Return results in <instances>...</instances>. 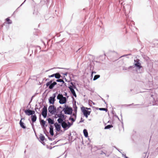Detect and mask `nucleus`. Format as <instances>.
<instances>
[{
  "label": "nucleus",
  "instance_id": "f257e3e1",
  "mask_svg": "<svg viewBox=\"0 0 158 158\" xmlns=\"http://www.w3.org/2000/svg\"><path fill=\"white\" fill-rule=\"evenodd\" d=\"M65 108H63V110L64 111V114L71 115L72 113L73 109L71 107H69L66 105H64Z\"/></svg>",
  "mask_w": 158,
  "mask_h": 158
},
{
  "label": "nucleus",
  "instance_id": "f03ea898",
  "mask_svg": "<svg viewBox=\"0 0 158 158\" xmlns=\"http://www.w3.org/2000/svg\"><path fill=\"white\" fill-rule=\"evenodd\" d=\"M139 59H137L136 60H134V62H135L134 65L130 66L128 67V69H131V68H134L135 66L138 68V69H140L142 66L141 65V64L139 62Z\"/></svg>",
  "mask_w": 158,
  "mask_h": 158
},
{
  "label": "nucleus",
  "instance_id": "7ed1b4c3",
  "mask_svg": "<svg viewBox=\"0 0 158 158\" xmlns=\"http://www.w3.org/2000/svg\"><path fill=\"white\" fill-rule=\"evenodd\" d=\"M54 79L51 80L50 81L47 82L46 84V86L48 87V89H52L54 86L57 84V83L56 81H53Z\"/></svg>",
  "mask_w": 158,
  "mask_h": 158
},
{
  "label": "nucleus",
  "instance_id": "20e7f679",
  "mask_svg": "<svg viewBox=\"0 0 158 158\" xmlns=\"http://www.w3.org/2000/svg\"><path fill=\"white\" fill-rule=\"evenodd\" d=\"M81 110L85 116L86 118H87L88 116L90 115L91 111L86 110L85 109V107L84 106L81 107Z\"/></svg>",
  "mask_w": 158,
  "mask_h": 158
},
{
  "label": "nucleus",
  "instance_id": "39448f33",
  "mask_svg": "<svg viewBox=\"0 0 158 158\" xmlns=\"http://www.w3.org/2000/svg\"><path fill=\"white\" fill-rule=\"evenodd\" d=\"M56 108L54 105H50L48 107V112L52 114H53L54 113L56 112Z\"/></svg>",
  "mask_w": 158,
  "mask_h": 158
},
{
  "label": "nucleus",
  "instance_id": "423d86ee",
  "mask_svg": "<svg viewBox=\"0 0 158 158\" xmlns=\"http://www.w3.org/2000/svg\"><path fill=\"white\" fill-rule=\"evenodd\" d=\"M75 113L72 114V116H71L69 118V120H71L73 122H74L77 117V110H74Z\"/></svg>",
  "mask_w": 158,
  "mask_h": 158
},
{
  "label": "nucleus",
  "instance_id": "0eeeda50",
  "mask_svg": "<svg viewBox=\"0 0 158 158\" xmlns=\"http://www.w3.org/2000/svg\"><path fill=\"white\" fill-rule=\"evenodd\" d=\"M47 114V107L44 106L42 109V115L44 118L46 117Z\"/></svg>",
  "mask_w": 158,
  "mask_h": 158
},
{
  "label": "nucleus",
  "instance_id": "6e6552de",
  "mask_svg": "<svg viewBox=\"0 0 158 158\" xmlns=\"http://www.w3.org/2000/svg\"><path fill=\"white\" fill-rule=\"evenodd\" d=\"M61 96L62 97L61 99H60L59 101V103L61 104H64L65 103L67 102V99L65 97H63V95H62Z\"/></svg>",
  "mask_w": 158,
  "mask_h": 158
},
{
  "label": "nucleus",
  "instance_id": "1a4fd4ad",
  "mask_svg": "<svg viewBox=\"0 0 158 158\" xmlns=\"http://www.w3.org/2000/svg\"><path fill=\"white\" fill-rule=\"evenodd\" d=\"M123 9L124 11L125 12L127 11V12H130V10L131 9V6L128 4H127L126 5H125V4H124L123 6Z\"/></svg>",
  "mask_w": 158,
  "mask_h": 158
},
{
  "label": "nucleus",
  "instance_id": "9d476101",
  "mask_svg": "<svg viewBox=\"0 0 158 158\" xmlns=\"http://www.w3.org/2000/svg\"><path fill=\"white\" fill-rule=\"evenodd\" d=\"M40 125L42 127L43 129H44L45 131H46V129L45 128V127H46L47 126V125H46V122L43 119H41L40 120Z\"/></svg>",
  "mask_w": 158,
  "mask_h": 158
},
{
  "label": "nucleus",
  "instance_id": "9b49d317",
  "mask_svg": "<svg viewBox=\"0 0 158 158\" xmlns=\"http://www.w3.org/2000/svg\"><path fill=\"white\" fill-rule=\"evenodd\" d=\"M61 125L64 130H67L68 129L67 124L65 121L61 124Z\"/></svg>",
  "mask_w": 158,
  "mask_h": 158
},
{
  "label": "nucleus",
  "instance_id": "f8f14e48",
  "mask_svg": "<svg viewBox=\"0 0 158 158\" xmlns=\"http://www.w3.org/2000/svg\"><path fill=\"white\" fill-rule=\"evenodd\" d=\"M54 126L56 131H59L61 128L60 125L59 124L57 123H56L54 124Z\"/></svg>",
  "mask_w": 158,
  "mask_h": 158
},
{
  "label": "nucleus",
  "instance_id": "ddd939ff",
  "mask_svg": "<svg viewBox=\"0 0 158 158\" xmlns=\"http://www.w3.org/2000/svg\"><path fill=\"white\" fill-rule=\"evenodd\" d=\"M69 89L70 91L71 92L72 94L75 97H76L77 95L76 94L74 90V89H73V88H72L71 86H69Z\"/></svg>",
  "mask_w": 158,
  "mask_h": 158
},
{
  "label": "nucleus",
  "instance_id": "4468645a",
  "mask_svg": "<svg viewBox=\"0 0 158 158\" xmlns=\"http://www.w3.org/2000/svg\"><path fill=\"white\" fill-rule=\"evenodd\" d=\"M49 102L50 104H53L54 103L55 99L54 97H50L48 99Z\"/></svg>",
  "mask_w": 158,
  "mask_h": 158
},
{
  "label": "nucleus",
  "instance_id": "2eb2a0df",
  "mask_svg": "<svg viewBox=\"0 0 158 158\" xmlns=\"http://www.w3.org/2000/svg\"><path fill=\"white\" fill-rule=\"evenodd\" d=\"M49 133L51 135L53 136L54 135V132L53 127L52 125H50L49 127Z\"/></svg>",
  "mask_w": 158,
  "mask_h": 158
},
{
  "label": "nucleus",
  "instance_id": "dca6fc26",
  "mask_svg": "<svg viewBox=\"0 0 158 158\" xmlns=\"http://www.w3.org/2000/svg\"><path fill=\"white\" fill-rule=\"evenodd\" d=\"M41 48L39 46H37L35 48V54H37L38 52L41 51Z\"/></svg>",
  "mask_w": 158,
  "mask_h": 158
},
{
  "label": "nucleus",
  "instance_id": "f3484780",
  "mask_svg": "<svg viewBox=\"0 0 158 158\" xmlns=\"http://www.w3.org/2000/svg\"><path fill=\"white\" fill-rule=\"evenodd\" d=\"M24 112L25 114L27 115L30 116L31 115V110L29 109L24 110Z\"/></svg>",
  "mask_w": 158,
  "mask_h": 158
},
{
  "label": "nucleus",
  "instance_id": "a211bd4d",
  "mask_svg": "<svg viewBox=\"0 0 158 158\" xmlns=\"http://www.w3.org/2000/svg\"><path fill=\"white\" fill-rule=\"evenodd\" d=\"M31 119L32 123H34L35 122L37 119V117L35 114H34L33 115L31 116Z\"/></svg>",
  "mask_w": 158,
  "mask_h": 158
},
{
  "label": "nucleus",
  "instance_id": "6ab92c4d",
  "mask_svg": "<svg viewBox=\"0 0 158 158\" xmlns=\"http://www.w3.org/2000/svg\"><path fill=\"white\" fill-rule=\"evenodd\" d=\"M57 115V117H58L59 118L63 119L65 120L66 119V118L65 117V115L63 114H58Z\"/></svg>",
  "mask_w": 158,
  "mask_h": 158
},
{
  "label": "nucleus",
  "instance_id": "aec40b11",
  "mask_svg": "<svg viewBox=\"0 0 158 158\" xmlns=\"http://www.w3.org/2000/svg\"><path fill=\"white\" fill-rule=\"evenodd\" d=\"M22 119L21 118L19 122V124L20 126L23 128L25 129L26 128V126L24 125V123L22 121Z\"/></svg>",
  "mask_w": 158,
  "mask_h": 158
},
{
  "label": "nucleus",
  "instance_id": "412c9836",
  "mask_svg": "<svg viewBox=\"0 0 158 158\" xmlns=\"http://www.w3.org/2000/svg\"><path fill=\"white\" fill-rule=\"evenodd\" d=\"M47 120L49 124H54V121L53 119H52L50 118H48L47 119Z\"/></svg>",
  "mask_w": 158,
  "mask_h": 158
},
{
  "label": "nucleus",
  "instance_id": "4be33fe9",
  "mask_svg": "<svg viewBox=\"0 0 158 158\" xmlns=\"http://www.w3.org/2000/svg\"><path fill=\"white\" fill-rule=\"evenodd\" d=\"M83 133L85 137H88V132L87 131L86 129H84L83 131Z\"/></svg>",
  "mask_w": 158,
  "mask_h": 158
},
{
  "label": "nucleus",
  "instance_id": "5701e85b",
  "mask_svg": "<svg viewBox=\"0 0 158 158\" xmlns=\"http://www.w3.org/2000/svg\"><path fill=\"white\" fill-rule=\"evenodd\" d=\"M55 74H56L55 76H54V77H55V78L56 79H59L61 77V75L59 73H55Z\"/></svg>",
  "mask_w": 158,
  "mask_h": 158
},
{
  "label": "nucleus",
  "instance_id": "b1692460",
  "mask_svg": "<svg viewBox=\"0 0 158 158\" xmlns=\"http://www.w3.org/2000/svg\"><path fill=\"white\" fill-rule=\"evenodd\" d=\"M65 120H64L63 119L60 118H59L58 119H57V121L59 123L61 124Z\"/></svg>",
  "mask_w": 158,
  "mask_h": 158
},
{
  "label": "nucleus",
  "instance_id": "393cba45",
  "mask_svg": "<svg viewBox=\"0 0 158 158\" xmlns=\"http://www.w3.org/2000/svg\"><path fill=\"white\" fill-rule=\"evenodd\" d=\"M40 139L41 141L42 142L45 139V137L42 134H40Z\"/></svg>",
  "mask_w": 158,
  "mask_h": 158
},
{
  "label": "nucleus",
  "instance_id": "a878e982",
  "mask_svg": "<svg viewBox=\"0 0 158 158\" xmlns=\"http://www.w3.org/2000/svg\"><path fill=\"white\" fill-rule=\"evenodd\" d=\"M70 84L72 85H69V86H71V87L73 88V89H76V87L75 85V83H74L71 82Z\"/></svg>",
  "mask_w": 158,
  "mask_h": 158
},
{
  "label": "nucleus",
  "instance_id": "bb28decb",
  "mask_svg": "<svg viewBox=\"0 0 158 158\" xmlns=\"http://www.w3.org/2000/svg\"><path fill=\"white\" fill-rule=\"evenodd\" d=\"M113 127V126L112 125H107L105 127L104 129H109L111 127Z\"/></svg>",
  "mask_w": 158,
  "mask_h": 158
},
{
  "label": "nucleus",
  "instance_id": "cd10ccee",
  "mask_svg": "<svg viewBox=\"0 0 158 158\" xmlns=\"http://www.w3.org/2000/svg\"><path fill=\"white\" fill-rule=\"evenodd\" d=\"M6 20L8 24H10L12 23V21L10 20L9 18H6Z\"/></svg>",
  "mask_w": 158,
  "mask_h": 158
},
{
  "label": "nucleus",
  "instance_id": "c85d7f7f",
  "mask_svg": "<svg viewBox=\"0 0 158 158\" xmlns=\"http://www.w3.org/2000/svg\"><path fill=\"white\" fill-rule=\"evenodd\" d=\"M100 77V76L99 75H95L94 76L93 80L94 81H95V80H96L97 79L99 78Z\"/></svg>",
  "mask_w": 158,
  "mask_h": 158
},
{
  "label": "nucleus",
  "instance_id": "c756f323",
  "mask_svg": "<svg viewBox=\"0 0 158 158\" xmlns=\"http://www.w3.org/2000/svg\"><path fill=\"white\" fill-rule=\"evenodd\" d=\"M97 109H99L100 110H103L105 111L106 112H107V109L106 108H97Z\"/></svg>",
  "mask_w": 158,
  "mask_h": 158
},
{
  "label": "nucleus",
  "instance_id": "7c9ffc66",
  "mask_svg": "<svg viewBox=\"0 0 158 158\" xmlns=\"http://www.w3.org/2000/svg\"><path fill=\"white\" fill-rule=\"evenodd\" d=\"M62 95H63L62 94H59L57 97V99L60 100L62 97V96H61Z\"/></svg>",
  "mask_w": 158,
  "mask_h": 158
},
{
  "label": "nucleus",
  "instance_id": "2f4dec72",
  "mask_svg": "<svg viewBox=\"0 0 158 158\" xmlns=\"http://www.w3.org/2000/svg\"><path fill=\"white\" fill-rule=\"evenodd\" d=\"M148 94H150V95H151V97L152 98H153V99L154 100V95L153 94V93H151V91H148Z\"/></svg>",
  "mask_w": 158,
  "mask_h": 158
},
{
  "label": "nucleus",
  "instance_id": "473e14b6",
  "mask_svg": "<svg viewBox=\"0 0 158 158\" xmlns=\"http://www.w3.org/2000/svg\"><path fill=\"white\" fill-rule=\"evenodd\" d=\"M67 123H68V128H69V127H70L73 124V123H70L68 121V122H67Z\"/></svg>",
  "mask_w": 158,
  "mask_h": 158
},
{
  "label": "nucleus",
  "instance_id": "72a5a7b5",
  "mask_svg": "<svg viewBox=\"0 0 158 158\" xmlns=\"http://www.w3.org/2000/svg\"><path fill=\"white\" fill-rule=\"evenodd\" d=\"M40 108H35V110L36 111V112L37 113H38L39 114H40V113H38L36 110L37 109L39 111H40Z\"/></svg>",
  "mask_w": 158,
  "mask_h": 158
},
{
  "label": "nucleus",
  "instance_id": "f704fd0d",
  "mask_svg": "<svg viewBox=\"0 0 158 158\" xmlns=\"http://www.w3.org/2000/svg\"><path fill=\"white\" fill-rule=\"evenodd\" d=\"M62 79H57L56 80V82H61V81H62Z\"/></svg>",
  "mask_w": 158,
  "mask_h": 158
},
{
  "label": "nucleus",
  "instance_id": "c9c22d12",
  "mask_svg": "<svg viewBox=\"0 0 158 158\" xmlns=\"http://www.w3.org/2000/svg\"><path fill=\"white\" fill-rule=\"evenodd\" d=\"M55 74H55V73L54 74H52V75H49L48 77L49 78L53 77H54V76H55Z\"/></svg>",
  "mask_w": 158,
  "mask_h": 158
},
{
  "label": "nucleus",
  "instance_id": "e433bc0d",
  "mask_svg": "<svg viewBox=\"0 0 158 158\" xmlns=\"http://www.w3.org/2000/svg\"><path fill=\"white\" fill-rule=\"evenodd\" d=\"M31 115H33L35 113V111L33 110H31Z\"/></svg>",
  "mask_w": 158,
  "mask_h": 158
},
{
  "label": "nucleus",
  "instance_id": "4c0bfd02",
  "mask_svg": "<svg viewBox=\"0 0 158 158\" xmlns=\"http://www.w3.org/2000/svg\"><path fill=\"white\" fill-rule=\"evenodd\" d=\"M84 120L82 118H81V120L79 122V123H81L82 122H83L84 121Z\"/></svg>",
  "mask_w": 158,
  "mask_h": 158
},
{
  "label": "nucleus",
  "instance_id": "58836bf2",
  "mask_svg": "<svg viewBox=\"0 0 158 158\" xmlns=\"http://www.w3.org/2000/svg\"><path fill=\"white\" fill-rule=\"evenodd\" d=\"M49 79H48V78H44L43 79V81H49Z\"/></svg>",
  "mask_w": 158,
  "mask_h": 158
},
{
  "label": "nucleus",
  "instance_id": "ea45409f",
  "mask_svg": "<svg viewBox=\"0 0 158 158\" xmlns=\"http://www.w3.org/2000/svg\"><path fill=\"white\" fill-rule=\"evenodd\" d=\"M56 94H57V93H55L53 95V96L51 97H54V98L55 99V98L56 97Z\"/></svg>",
  "mask_w": 158,
  "mask_h": 158
},
{
  "label": "nucleus",
  "instance_id": "a19ab883",
  "mask_svg": "<svg viewBox=\"0 0 158 158\" xmlns=\"http://www.w3.org/2000/svg\"><path fill=\"white\" fill-rule=\"evenodd\" d=\"M58 85L60 86H66V83H65L64 84H62L61 85H60L59 84H58Z\"/></svg>",
  "mask_w": 158,
  "mask_h": 158
},
{
  "label": "nucleus",
  "instance_id": "79ce46f5",
  "mask_svg": "<svg viewBox=\"0 0 158 158\" xmlns=\"http://www.w3.org/2000/svg\"><path fill=\"white\" fill-rule=\"evenodd\" d=\"M127 69H128V68H127V67H123V70H127Z\"/></svg>",
  "mask_w": 158,
  "mask_h": 158
},
{
  "label": "nucleus",
  "instance_id": "37998d69",
  "mask_svg": "<svg viewBox=\"0 0 158 158\" xmlns=\"http://www.w3.org/2000/svg\"><path fill=\"white\" fill-rule=\"evenodd\" d=\"M73 107H74V110H77V107L76 106V104L75 105V106H73Z\"/></svg>",
  "mask_w": 158,
  "mask_h": 158
},
{
  "label": "nucleus",
  "instance_id": "c03bdc74",
  "mask_svg": "<svg viewBox=\"0 0 158 158\" xmlns=\"http://www.w3.org/2000/svg\"><path fill=\"white\" fill-rule=\"evenodd\" d=\"M102 100L104 102L105 104H106V105H107V103H106V102H105V100L103 98H102Z\"/></svg>",
  "mask_w": 158,
  "mask_h": 158
},
{
  "label": "nucleus",
  "instance_id": "a18cd8bd",
  "mask_svg": "<svg viewBox=\"0 0 158 158\" xmlns=\"http://www.w3.org/2000/svg\"><path fill=\"white\" fill-rule=\"evenodd\" d=\"M63 107H62L61 106H60L57 109L58 111H59V109H60V108H62L63 109Z\"/></svg>",
  "mask_w": 158,
  "mask_h": 158
},
{
  "label": "nucleus",
  "instance_id": "49530a36",
  "mask_svg": "<svg viewBox=\"0 0 158 158\" xmlns=\"http://www.w3.org/2000/svg\"><path fill=\"white\" fill-rule=\"evenodd\" d=\"M54 114H55V116H54V118H58V117H57V113L56 114H55L54 113Z\"/></svg>",
  "mask_w": 158,
  "mask_h": 158
},
{
  "label": "nucleus",
  "instance_id": "de8ad7c7",
  "mask_svg": "<svg viewBox=\"0 0 158 158\" xmlns=\"http://www.w3.org/2000/svg\"><path fill=\"white\" fill-rule=\"evenodd\" d=\"M45 130H44V133L48 137V132H47V134H46V133H45Z\"/></svg>",
  "mask_w": 158,
  "mask_h": 158
},
{
  "label": "nucleus",
  "instance_id": "09e8293b",
  "mask_svg": "<svg viewBox=\"0 0 158 158\" xmlns=\"http://www.w3.org/2000/svg\"><path fill=\"white\" fill-rule=\"evenodd\" d=\"M48 139L50 140H51V141H52V140L53 139H52L50 137H48Z\"/></svg>",
  "mask_w": 158,
  "mask_h": 158
},
{
  "label": "nucleus",
  "instance_id": "8fccbe9b",
  "mask_svg": "<svg viewBox=\"0 0 158 158\" xmlns=\"http://www.w3.org/2000/svg\"><path fill=\"white\" fill-rule=\"evenodd\" d=\"M128 55H131V54H128V55H123L121 57H124V56H128Z\"/></svg>",
  "mask_w": 158,
  "mask_h": 158
},
{
  "label": "nucleus",
  "instance_id": "3c124183",
  "mask_svg": "<svg viewBox=\"0 0 158 158\" xmlns=\"http://www.w3.org/2000/svg\"><path fill=\"white\" fill-rule=\"evenodd\" d=\"M85 109L86 110H89L91 109L90 108H88L87 107H85Z\"/></svg>",
  "mask_w": 158,
  "mask_h": 158
},
{
  "label": "nucleus",
  "instance_id": "603ef678",
  "mask_svg": "<svg viewBox=\"0 0 158 158\" xmlns=\"http://www.w3.org/2000/svg\"><path fill=\"white\" fill-rule=\"evenodd\" d=\"M122 156L123 157H124V158L125 157V156H126V154H122Z\"/></svg>",
  "mask_w": 158,
  "mask_h": 158
},
{
  "label": "nucleus",
  "instance_id": "864d4df0",
  "mask_svg": "<svg viewBox=\"0 0 158 158\" xmlns=\"http://www.w3.org/2000/svg\"><path fill=\"white\" fill-rule=\"evenodd\" d=\"M31 125H32V127L33 129L34 130V124L33 123L32 124H31Z\"/></svg>",
  "mask_w": 158,
  "mask_h": 158
},
{
  "label": "nucleus",
  "instance_id": "5fc2aeb1",
  "mask_svg": "<svg viewBox=\"0 0 158 158\" xmlns=\"http://www.w3.org/2000/svg\"><path fill=\"white\" fill-rule=\"evenodd\" d=\"M90 102H91L94 105H95V103L94 102H93L91 100H89V103H90Z\"/></svg>",
  "mask_w": 158,
  "mask_h": 158
},
{
  "label": "nucleus",
  "instance_id": "6e6d98bb",
  "mask_svg": "<svg viewBox=\"0 0 158 158\" xmlns=\"http://www.w3.org/2000/svg\"><path fill=\"white\" fill-rule=\"evenodd\" d=\"M93 71H92L91 72V77H92L93 76Z\"/></svg>",
  "mask_w": 158,
  "mask_h": 158
},
{
  "label": "nucleus",
  "instance_id": "4d7b16f0",
  "mask_svg": "<svg viewBox=\"0 0 158 158\" xmlns=\"http://www.w3.org/2000/svg\"><path fill=\"white\" fill-rule=\"evenodd\" d=\"M62 111H63L62 110L60 111H59V114H62Z\"/></svg>",
  "mask_w": 158,
  "mask_h": 158
},
{
  "label": "nucleus",
  "instance_id": "13d9d810",
  "mask_svg": "<svg viewBox=\"0 0 158 158\" xmlns=\"http://www.w3.org/2000/svg\"><path fill=\"white\" fill-rule=\"evenodd\" d=\"M62 81H61V82H62V84L65 83V82H64V81H63V80L62 79Z\"/></svg>",
  "mask_w": 158,
  "mask_h": 158
},
{
  "label": "nucleus",
  "instance_id": "bf43d9fd",
  "mask_svg": "<svg viewBox=\"0 0 158 158\" xmlns=\"http://www.w3.org/2000/svg\"><path fill=\"white\" fill-rule=\"evenodd\" d=\"M115 116L119 120V118L118 117V116H117V115H115Z\"/></svg>",
  "mask_w": 158,
  "mask_h": 158
},
{
  "label": "nucleus",
  "instance_id": "052dcab7",
  "mask_svg": "<svg viewBox=\"0 0 158 158\" xmlns=\"http://www.w3.org/2000/svg\"><path fill=\"white\" fill-rule=\"evenodd\" d=\"M103 153L105 154L106 155V156H109V155H106V154H105V153L104 152H102V153H101V154H102Z\"/></svg>",
  "mask_w": 158,
  "mask_h": 158
},
{
  "label": "nucleus",
  "instance_id": "680f3d73",
  "mask_svg": "<svg viewBox=\"0 0 158 158\" xmlns=\"http://www.w3.org/2000/svg\"><path fill=\"white\" fill-rule=\"evenodd\" d=\"M58 141H57V142H56V141H55L54 142H53V144H55Z\"/></svg>",
  "mask_w": 158,
  "mask_h": 158
},
{
  "label": "nucleus",
  "instance_id": "e2e57ef3",
  "mask_svg": "<svg viewBox=\"0 0 158 158\" xmlns=\"http://www.w3.org/2000/svg\"><path fill=\"white\" fill-rule=\"evenodd\" d=\"M67 74V73H64V75H66V76Z\"/></svg>",
  "mask_w": 158,
  "mask_h": 158
},
{
  "label": "nucleus",
  "instance_id": "0e129e2a",
  "mask_svg": "<svg viewBox=\"0 0 158 158\" xmlns=\"http://www.w3.org/2000/svg\"><path fill=\"white\" fill-rule=\"evenodd\" d=\"M42 42L44 44V46H45V43H44V41H42Z\"/></svg>",
  "mask_w": 158,
  "mask_h": 158
},
{
  "label": "nucleus",
  "instance_id": "69168bd1",
  "mask_svg": "<svg viewBox=\"0 0 158 158\" xmlns=\"http://www.w3.org/2000/svg\"><path fill=\"white\" fill-rule=\"evenodd\" d=\"M26 0H25L24 1V2H23L22 4L20 5V6H22V5L23 4V3L25 2V1H26Z\"/></svg>",
  "mask_w": 158,
  "mask_h": 158
},
{
  "label": "nucleus",
  "instance_id": "338daca9",
  "mask_svg": "<svg viewBox=\"0 0 158 158\" xmlns=\"http://www.w3.org/2000/svg\"><path fill=\"white\" fill-rule=\"evenodd\" d=\"M67 94L65 92V94L64 95H65V96H67Z\"/></svg>",
  "mask_w": 158,
  "mask_h": 158
},
{
  "label": "nucleus",
  "instance_id": "774afa93",
  "mask_svg": "<svg viewBox=\"0 0 158 158\" xmlns=\"http://www.w3.org/2000/svg\"><path fill=\"white\" fill-rule=\"evenodd\" d=\"M42 143L44 145V142H43V143L42 142Z\"/></svg>",
  "mask_w": 158,
  "mask_h": 158
}]
</instances>
